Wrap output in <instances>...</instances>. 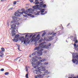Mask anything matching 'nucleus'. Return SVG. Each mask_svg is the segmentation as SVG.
<instances>
[{
  "instance_id": "obj_1",
  "label": "nucleus",
  "mask_w": 78,
  "mask_h": 78,
  "mask_svg": "<svg viewBox=\"0 0 78 78\" xmlns=\"http://www.w3.org/2000/svg\"><path fill=\"white\" fill-rule=\"evenodd\" d=\"M33 62H32V66L33 67H34L35 69H37V70L36 73L37 75H37V77H39V78H42V75L41 74V71H43L44 72L45 70L44 69V67L43 66H40V67H39L38 66H41L42 65V63H41L39 62H37L36 64H32Z\"/></svg>"
},
{
  "instance_id": "obj_2",
  "label": "nucleus",
  "mask_w": 78,
  "mask_h": 78,
  "mask_svg": "<svg viewBox=\"0 0 78 78\" xmlns=\"http://www.w3.org/2000/svg\"><path fill=\"white\" fill-rule=\"evenodd\" d=\"M44 44V43H41L39 45H41V46L37 47L35 48L34 49V50H37L38 51H43V49L41 48H46L47 49H48L49 48V47H50L51 46V43H49L48 44V45H43Z\"/></svg>"
},
{
  "instance_id": "obj_3",
  "label": "nucleus",
  "mask_w": 78,
  "mask_h": 78,
  "mask_svg": "<svg viewBox=\"0 0 78 78\" xmlns=\"http://www.w3.org/2000/svg\"><path fill=\"white\" fill-rule=\"evenodd\" d=\"M35 36H36V34H34V35L33 34L30 35V37H32L31 39L32 42H36L40 39V34H38L36 37H34Z\"/></svg>"
},
{
  "instance_id": "obj_4",
  "label": "nucleus",
  "mask_w": 78,
  "mask_h": 78,
  "mask_svg": "<svg viewBox=\"0 0 78 78\" xmlns=\"http://www.w3.org/2000/svg\"><path fill=\"white\" fill-rule=\"evenodd\" d=\"M16 25H18L16 22L14 23V24L11 25V28H12V31L13 32H15V30H16V28H15V27H16Z\"/></svg>"
},
{
  "instance_id": "obj_5",
  "label": "nucleus",
  "mask_w": 78,
  "mask_h": 78,
  "mask_svg": "<svg viewBox=\"0 0 78 78\" xmlns=\"http://www.w3.org/2000/svg\"><path fill=\"white\" fill-rule=\"evenodd\" d=\"M1 50L2 51H1V50H0V54H1L0 55V56L2 57L3 56H4V54L3 52H4V51H5V48H1Z\"/></svg>"
},
{
  "instance_id": "obj_6",
  "label": "nucleus",
  "mask_w": 78,
  "mask_h": 78,
  "mask_svg": "<svg viewBox=\"0 0 78 78\" xmlns=\"http://www.w3.org/2000/svg\"><path fill=\"white\" fill-rule=\"evenodd\" d=\"M30 41H29V38H27L25 40V41H24L23 44H25L27 45V44H28L30 43Z\"/></svg>"
},
{
  "instance_id": "obj_7",
  "label": "nucleus",
  "mask_w": 78,
  "mask_h": 78,
  "mask_svg": "<svg viewBox=\"0 0 78 78\" xmlns=\"http://www.w3.org/2000/svg\"><path fill=\"white\" fill-rule=\"evenodd\" d=\"M20 12L18 11L15 12L14 13V15L16 16L20 17V14H20Z\"/></svg>"
},
{
  "instance_id": "obj_8",
  "label": "nucleus",
  "mask_w": 78,
  "mask_h": 78,
  "mask_svg": "<svg viewBox=\"0 0 78 78\" xmlns=\"http://www.w3.org/2000/svg\"><path fill=\"white\" fill-rule=\"evenodd\" d=\"M36 52L37 53L38 56H41V55H42V51H38V52L36 51Z\"/></svg>"
},
{
  "instance_id": "obj_9",
  "label": "nucleus",
  "mask_w": 78,
  "mask_h": 78,
  "mask_svg": "<svg viewBox=\"0 0 78 78\" xmlns=\"http://www.w3.org/2000/svg\"><path fill=\"white\" fill-rule=\"evenodd\" d=\"M34 58H37V59H42V58L41 57H37V56H36L35 57H34V58H33V59H31L30 60L31 61H33L34 60Z\"/></svg>"
},
{
  "instance_id": "obj_10",
  "label": "nucleus",
  "mask_w": 78,
  "mask_h": 78,
  "mask_svg": "<svg viewBox=\"0 0 78 78\" xmlns=\"http://www.w3.org/2000/svg\"><path fill=\"white\" fill-rule=\"evenodd\" d=\"M20 41H21V42L22 43L24 41H25L26 39H25V38H23V37H20Z\"/></svg>"
},
{
  "instance_id": "obj_11",
  "label": "nucleus",
  "mask_w": 78,
  "mask_h": 78,
  "mask_svg": "<svg viewBox=\"0 0 78 78\" xmlns=\"http://www.w3.org/2000/svg\"><path fill=\"white\" fill-rule=\"evenodd\" d=\"M20 11H21V12H20V14H23L24 12H25V10L24 9H22L21 10H20Z\"/></svg>"
},
{
  "instance_id": "obj_12",
  "label": "nucleus",
  "mask_w": 78,
  "mask_h": 78,
  "mask_svg": "<svg viewBox=\"0 0 78 78\" xmlns=\"http://www.w3.org/2000/svg\"><path fill=\"white\" fill-rule=\"evenodd\" d=\"M20 35L19 34H17L16 35L15 37V39H20Z\"/></svg>"
},
{
  "instance_id": "obj_13",
  "label": "nucleus",
  "mask_w": 78,
  "mask_h": 78,
  "mask_svg": "<svg viewBox=\"0 0 78 78\" xmlns=\"http://www.w3.org/2000/svg\"><path fill=\"white\" fill-rule=\"evenodd\" d=\"M12 18L13 19L14 22H15V21H17V17H16L14 16H12Z\"/></svg>"
},
{
  "instance_id": "obj_14",
  "label": "nucleus",
  "mask_w": 78,
  "mask_h": 78,
  "mask_svg": "<svg viewBox=\"0 0 78 78\" xmlns=\"http://www.w3.org/2000/svg\"><path fill=\"white\" fill-rule=\"evenodd\" d=\"M49 39H50V40H52L53 39V36H51L48 37Z\"/></svg>"
},
{
  "instance_id": "obj_15",
  "label": "nucleus",
  "mask_w": 78,
  "mask_h": 78,
  "mask_svg": "<svg viewBox=\"0 0 78 78\" xmlns=\"http://www.w3.org/2000/svg\"><path fill=\"white\" fill-rule=\"evenodd\" d=\"M44 11H45V9H43L40 10V12L41 13H43V12H44Z\"/></svg>"
},
{
  "instance_id": "obj_16",
  "label": "nucleus",
  "mask_w": 78,
  "mask_h": 78,
  "mask_svg": "<svg viewBox=\"0 0 78 78\" xmlns=\"http://www.w3.org/2000/svg\"><path fill=\"white\" fill-rule=\"evenodd\" d=\"M39 6V5H36V6H34L33 7V8H34V9H36V8H37Z\"/></svg>"
},
{
  "instance_id": "obj_17",
  "label": "nucleus",
  "mask_w": 78,
  "mask_h": 78,
  "mask_svg": "<svg viewBox=\"0 0 78 78\" xmlns=\"http://www.w3.org/2000/svg\"><path fill=\"white\" fill-rule=\"evenodd\" d=\"M46 61V60L45 59H42V60H40L39 61V62H44V61Z\"/></svg>"
},
{
  "instance_id": "obj_18",
  "label": "nucleus",
  "mask_w": 78,
  "mask_h": 78,
  "mask_svg": "<svg viewBox=\"0 0 78 78\" xmlns=\"http://www.w3.org/2000/svg\"><path fill=\"white\" fill-rule=\"evenodd\" d=\"M12 41H14V42H17V41H18V40L17 39H12Z\"/></svg>"
},
{
  "instance_id": "obj_19",
  "label": "nucleus",
  "mask_w": 78,
  "mask_h": 78,
  "mask_svg": "<svg viewBox=\"0 0 78 78\" xmlns=\"http://www.w3.org/2000/svg\"><path fill=\"white\" fill-rule=\"evenodd\" d=\"M36 52L34 53H33L32 54V56H34V55H36Z\"/></svg>"
},
{
  "instance_id": "obj_20",
  "label": "nucleus",
  "mask_w": 78,
  "mask_h": 78,
  "mask_svg": "<svg viewBox=\"0 0 78 78\" xmlns=\"http://www.w3.org/2000/svg\"><path fill=\"white\" fill-rule=\"evenodd\" d=\"M12 10H13V7L9 8L8 9V11H12Z\"/></svg>"
},
{
  "instance_id": "obj_21",
  "label": "nucleus",
  "mask_w": 78,
  "mask_h": 78,
  "mask_svg": "<svg viewBox=\"0 0 78 78\" xmlns=\"http://www.w3.org/2000/svg\"><path fill=\"white\" fill-rule=\"evenodd\" d=\"M75 49L76 51H78V45H77L76 47H75Z\"/></svg>"
},
{
  "instance_id": "obj_22",
  "label": "nucleus",
  "mask_w": 78,
  "mask_h": 78,
  "mask_svg": "<svg viewBox=\"0 0 78 78\" xmlns=\"http://www.w3.org/2000/svg\"><path fill=\"white\" fill-rule=\"evenodd\" d=\"M73 58H77V59H78V55H76L75 56L73 57Z\"/></svg>"
},
{
  "instance_id": "obj_23",
  "label": "nucleus",
  "mask_w": 78,
  "mask_h": 78,
  "mask_svg": "<svg viewBox=\"0 0 78 78\" xmlns=\"http://www.w3.org/2000/svg\"><path fill=\"white\" fill-rule=\"evenodd\" d=\"M45 34H46V32H44V33H43L42 34V37L44 36H45Z\"/></svg>"
},
{
  "instance_id": "obj_24",
  "label": "nucleus",
  "mask_w": 78,
  "mask_h": 78,
  "mask_svg": "<svg viewBox=\"0 0 78 78\" xmlns=\"http://www.w3.org/2000/svg\"><path fill=\"white\" fill-rule=\"evenodd\" d=\"M5 75H9V72H6L5 73Z\"/></svg>"
},
{
  "instance_id": "obj_25",
  "label": "nucleus",
  "mask_w": 78,
  "mask_h": 78,
  "mask_svg": "<svg viewBox=\"0 0 78 78\" xmlns=\"http://www.w3.org/2000/svg\"><path fill=\"white\" fill-rule=\"evenodd\" d=\"M26 78H28V74H27L26 75Z\"/></svg>"
},
{
  "instance_id": "obj_26",
  "label": "nucleus",
  "mask_w": 78,
  "mask_h": 78,
  "mask_svg": "<svg viewBox=\"0 0 78 78\" xmlns=\"http://www.w3.org/2000/svg\"><path fill=\"white\" fill-rule=\"evenodd\" d=\"M48 62H45L44 63V65H47V64H48Z\"/></svg>"
},
{
  "instance_id": "obj_27",
  "label": "nucleus",
  "mask_w": 78,
  "mask_h": 78,
  "mask_svg": "<svg viewBox=\"0 0 78 78\" xmlns=\"http://www.w3.org/2000/svg\"><path fill=\"white\" fill-rule=\"evenodd\" d=\"M16 33L12 34V37H14V36H15V35H16Z\"/></svg>"
},
{
  "instance_id": "obj_28",
  "label": "nucleus",
  "mask_w": 78,
  "mask_h": 78,
  "mask_svg": "<svg viewBox=\"0 0 78 78\" xmlns=\"http://www.w3.org/2000/svg\"><path fill=\"white\" fill-rule=\"evenodd\" d=\"M76 41V37H75L73 40V41Z\"/></svg>"
},
{
  "instance_id": "obj_29",
  "label": "nucleus",
  "mask_w": 78,
  "mask_h": 78,
  "mask_svg": "<svg viewBox=\"0 0 78 78\" xmlns=\"http://www.w3.org/2000/svg\"><path fill=\"white\" fill-rule=\"evenodd\" d=\"M17 3V2L16 1H15L13 2V5H16Z\"/></svg>"
},
{
  "instance_id": "obj_30",
  "label": "nucleus",
  "mask_w": 78,
  "mask_h": 78,
  "mask_svg": "<svg viewBox=\"0 0 78 78\" xmlns=\"http://www.w3.org/2000/svg\"><path fill=\"white\" fill-rule=\"evenodd\" d=\"M29 2H30L31 3L33 2V0H29Z\"/></svg>"
},
{
  "instance_id": "obj_31",
  "label": "nucleus",
  "mask_w": 78,
  "mask_h": 78,
  "mask_svg": "<svg viewBox=\"0 0 78 78\" xmlns=\"http://www.w3.org/2000/svg\"><path fill=\"white\" fill-rule=\"evenodd\" d=\"M74 46L75 48L76 47H77V46H76V44H74Z\"/></svg>"
},
{
  "instance_id": "obj_32",
  "label": "nucleus",
  "mask_w": 78,
  "mask_h": 78,
  "mask_svg": "<svg viewBox=\"0 0 78 78\" xmlns=\"http://www.w3.org/2000/svg\"><path fill=\"white\" fill-rule=\"evenodd\" d=\"M46 6H47V5L45 4H44L43 5V7H46Z\"/></svg>"
},
{
  "instance_id": "obj_33",
  "label": "nucleus",
  "mask_w": 78,
  "mask_h": 78,
  "mask_svg": "<svg viewBox=\"0 0 78 78\" xmlns=\"http://www.w3.org/2000/svg\"><path fill=\"white\" fill-rule=\"evenodd\" d=\"M39 2H37L35 3V5H37L38 4H39Z\"/></svg>"
},
{
  "instance_id": "obj_34",
  "label": "nucleus",
  "mask_w": 78,
  "mask_h": 78,
  "mask_svg": "<svg viewBox=\"0 0 78 78\" xmlns=\"http://www.w3.org/2000/svg\"><path fill=\"white\" fill-rule=\"evenodd\" d=\"M5 70V69H1V71H4Z\"/></svg>"
},
{
  "instance_id": "obj_35",
  "label": "nucleus",
  "mask_w": 78,
  "mask_h": 78,
  "mask_svg": "<svg viewBox=\"0 0 78 78\" xmlns=\"http://www.w3.org/2000/svg\"><path fill=\"white\" fill-rule=\"evenodd\" d=\"M28 16H31V14H27Z\"/></svg>"
},
{
  "instance_id": "obj_36",
  "label": "nucleus",
  "mask_w": 78,
  "mask_h": 78,
  "mask_svg": "<svg viewBox=\"0 0 78 78\" xmlns=\"http://www.w3.org/2000/svg\"><path fill=\"white\" fill-rule=\"evenodd\" d=\"M20 57H18L17 58H16V59H15V61H17V59H18V58H19Z\"/></svg>"
},
{
  "instance_id": "obj_37",
  "label": "nucleus",
  "mask_w": 78,
  "mask_h": 78,
  "mask_svg": "<svg viewBox=\"0 0 78 78\" xmlns=\"http://www.w3.org/2000/svg\"><path fill=\"white\" fill-rule=\"evenodd\" d=\"M1 2H5V0H1Z\"/></svg>"
},
{
  "instance_id": "obj_38",
  "label": "nucleus",
  "mask_w": 78,
  "mask_h": 78,
  "mask_svg": "<svg viewBox=\"0 0 78 78\" xmlns=\"http://www.w3.org/2000/svg\"><path fill=\"white\" fill-rule=\"evenodd\" d=\"M75 41V43H77V42H78V40H77Z\"/></svg>"
},
{
  "instance_id": "obj_39",
  "label": "nucleus",
  "mask_w": 78,
  "mask_h": 78,
  "mask_svg": "<svg viewBox=\"0 0 78 78\" xmlns=\"http://www.w3.org/2000/svg\"><path fill=\"white\" fill-rule=\"evenodd\" d=\"M41 14H42V15H44V14H45V13H41Z\"/></svg>"
},
{
  "instance_id": "obj_40",
  "label": "nucleus",
  "mask_w": 78,
  "mask_h": 78,
  "mask_svg": "<svg viewBox=\"0 0 78 78\" xmlns=\"http://www.w3.org/2000/svg\"><path fill=\"white\" fill-rule=\"evenodd\" d=\"M56 33H54L53 34V35H54V36H55L56 35Z\"/></svg>"
},
{
  "instance_id": "obj_41",
  "label": "nucleus",
  "mask_w": 78,
  "mask_h": 78,
  "mask_svg": "<svg viewBox=\"0 0 78 78\" xmlns=\"http://www.w3.org/2000/svg\"><path fill=\"white\" fill-rule=\"evenodd\" d=\"M43 1H42V2H40V4H41V3H43Z\"/></svg>"
},
{
  "instance_id": "obj_42",
  "label": "nucleus",
  "mask_w": 78,
  "mask_h": 78,
  "mask_svg": "<svg viewBox=\"0 0 78 78\" xmlns=\"http://www.w3.org/2000/svg\"><path fill=\"white\" fill-rule=\"evenodd\" d=\"M36 15H39V13H37L36 14Z\"/></svg>"
},
{
  "instance_id": "obj_43",
  "label": "nucleus",
  "mask_w": 78,
  "mask_h": 78,
  "mask_svg": "<svg viewBox=\"0 0 78 78\" xmlns=\"http://www.w3.org/2000/svg\"><path fill=\"white\" fill-rule=\"evenodd\" d=\"M28 34L26 35V37H27L28 36Z\"/></svg>"
},
{
  "instance_id": "obj_44",
  "label": "nucleus",
  "mask_w": 78,
  "mask_h": 78,
  "mask_svg": "<svg viewBox=\"0 0 78 78\" xmlns=\"http://www.w3.org/2000/svg\"><path fill=\"white\" fill-rule=\"evenodd\" d=\"M18 48H20V45H18Z\"/></svg>"
},
{
  "instance_id": "obj_45",
  "label": "nucleus",
  "mask_w": 78,
  "mask_h": 78,
  "mask_svg": "<svg viewBox=\"0 0 78 78\" xmlns=\"http://www.w3.org/2000/svg\"><path fill=\"white\" fill-rule=\"evenodd\" d=\"M73 36H70V37H73Z\"/></svg>"
},
{
  "instance_id": "obj_46",
  "label": "nucleus",
  "mask_w": 78,
  "mask_h": 78,
  "mask_svg": "<svg viewBox=\"0 0 78 78\" xmlns=\"http://www.w3.org/2000/svg\"><path fill=\"white\" fill-rule=\"evenodd\" d=\"M40 42H42V39L40 40Z\"/></svg>"
},
{
  "instance_id": "obj_47",
  "label": "nucleus",
  "mask_w": 78,
  "mask_h": 78,
  "mask_svg": "<svg viewBox=\"0 0 78 78\" xmlns=\"http://www.w3.org/2000/svg\"><path fill=\"white\" fill-rule=\"evenodd\" d=\"M47 11H46L45 12V13H45V14H47Z\"/></svg>"
},
{
  "instance_id": "obj_48",
  "label": "nucleus",
  "mask_w": 78,
  "mask_h": 78,
  "mask_svg": "<svg viewBox=\"0 0 78 78\" xmlns=\"http://www.w3.org/2000/svg\"><path fill=\"white\" fill-rule=\"evenodd\" d=\"M70 25V24H68V25H67V26L68 27L69 25Z\"/></svg>"
},
{
  "instance_id": "obj_49",
  "label": "nucleus",
  "mask_w": 78,
  "mask_h": 78,
  "mask_svg": "<svg viewBox=\"0 0 78 78\" xmlns=\"http://www.w3.org/2000/svg\"><path fill=\"white\" fill-rule=\"evenodd\" d=\"M20 59L19 61V62H20Z\"/></svg>"
},
{
  "instance_id": "obj_50",
  "label": "nucleus",
  "mask_w": 78,
  "mask_h": 78,
  "mask_svg": "<svg viewBox=\"0 0 78 78\" xmlns=\"http://www.w3.org/2000/svg\"><path fill=\"white\" fill-rule=\"evenodd\" d=\"M74 55V54H73V55Z\"/></svg>"
},
{
  "instance_id": "obj_51",
  "label": "nucleus",
  "mask_w": 78,
  "mask_h": 78,
  "mask_svg": "<svg viewBox=\"0 0 78 78\" xmlns=\"http://www.w3.org/2000/svg\"><path fill=\"white\" fill-rule=\"evenodd\" d=\"M26 72H27L28 71V70L27 69H26Z\"/></svg>"
},
{
  "instance_id": "obj_52",
  "label": "nucleus",
  "mask_w": 78,
  "mask_h": 78,
  "mask_svg": "<svg viewBox=\"0 0 78 78\" xmlns=\"http://www.w3.org/2000/svg\"><path fill=\"white\" fill-rule=\"evenodd\" d=\"M20 49V48H18V49L19 50V49Z\"/></svg>"
},
{
  "instance_id": "obj_53",
  "label": "nucleus",
  "mask_w": 78,
  "mask_h": 78,
  "mask_svg": "<svg viewBox=\"0 0 78 78\" xmlns=\"http://www.w3.org/2000/svg\"><path fill=\"white\" fill-rule=\"evenodd\" d=\"M30 9H29L28 10V11H30Z\"/></svg>"
},
{
  "instance_id": "obj_54",
  "label": "nucleus",
  "mask_w": 78,
  "mask_h": 78,
  "mask_svg": "<svg viewBox=\"0 0 78 78\" xmlns=\"http://www.w3.org/2000/svg\"><path fill=\"white\" fill-rule=\"evenodd\" d=\"M35 44H36V42H35V43H34Z\"/></svg>"
},
{
  "instance_id": "obj_55",
  "label": "nucleus",
  "mask_w": 78,
  "mask_h": 78,
  "mask_svg": "<svg viewBox=\"0 0 78 78\" xmlns=\"http://www.w3.org/2000/svg\"><path fill=\"white\" fill-rule=\"evenodd\" d=\"M73 78H77V77H74Z\"/></svg>"
},
{
  "instance_id": "obj_56",
  "label": "nucleus",
  "mask_w": 78,
  "mask_h": 78,
  "mask_svg": "<svg viewBox=\"0 0 78 78\" xmlns=\"http://www.w3.org/2000/svg\"><path fill=\"white\" fill-rule=\"evenodd\" d=\"M35 78H37V76H35Z\"/></svg>"
},
{
  "instance_id": "obj_57",
  "label": "nucleus",
  "mask_w": 78,
  "mask_h": 78,
  "mask_svg": "<svg viewBox=\"0 0 78 78\" xmlns=\"http://www.w3.org/2000/svg\"><path fill=\"white\" fill-rule=\"evenodd\" d=\"M77 78H78V76H76Z\"/></svg>"
},
{
  "instance_id": "obj_58",
  "label": "nucleus",
  "mask_w": 78,
  "mask_h": 78,
  "mask_svg": "<svg viewBox=\"0 0 78 78\" xmlns=\"http://www.w3.org/2000/svg\"><path fill=\"white\" fill-rule=\"evenodd\" d=\"M69 78H72V77H69Z\"/></svg>"
},
{
  "instance_id": "obj_59",
  "label": "nucleus",
  "mask_w": 78,
  "mask_h": 78,
  "mask_svg": "<svg viewBox=\"0 0 78 78\" xmlns=\"http://www.w3.org/2000/svg\"><path fill=\"white\" fill-rule=\"evenodd\" d=\"M42 5H43V4H41V6H42Z\"/></svg>"
},
{
  "instance_id": "obj_60",
  "label": "nucleus",
  "mask_w": 78,
  "mask_h": 78,
  "mask_svg": "<svg viewBox=\"0 0 78 78\" xmlns=\"http://www.w3.org/2000/svg\"><path fill=\"white\" fill-rule=\"evenodd\" d=\"M52 2H53V0H52Z\"/></svg>"
},
{
  "instance_id": "obj_61",
  "label": "nucleus",
  "mask_w": 78,
  "mask_h": 78,
  "mask_svg": "<svg viewBox=\"0 0 78 78\" xmlns=\"http://www.w3.org/2000/svg\"><path fill=\"white\" fill-rule=\"evenodd\" d=\"M33 17H34V16H32Z\"/></svg>"
},
{
  "instance_id": "obj_62",
  "label": "nucleus",
  "mask_w": 78,
  "mask_h": 78,
  "mask_svg": "<svg viewBox=\"0 0 78 78\" xmlns=\"http://www.w3.org/2000/svg\"><path fill=\"white\" fill-rule=\"evenodd\" d=\"M7 0H5V1H7Z\"/></svg>"
},
{
  "instance_id": "obj_63",
  "label": "nucleus",
  "mask_w": 78,
  "mask_h": 78,
  "mask_svg": "<svg viewBox=\"0 0 78 78\" xmlns=\"http://www.w3.org/2000/svg\"><path fill=\"white\" fill-rule=\"evenodd\" d=\"M41 1H42V0H41Z\"/></svg>"
},
{
  "instance_id": "obj_64",
  "label": "nucleus",
  "mask_w": 78,
  "mask_h": 78,
  "mask_svg": "<svg viewBox=\"0 0 78 78\" xmlns=\"http://www.w3.org/2000/svg\"><path fill=\"white\" fill-rule=\"evenodd\" d=\"M39 13H40V12H39Z\"/></svg>"
}]
</instances>
